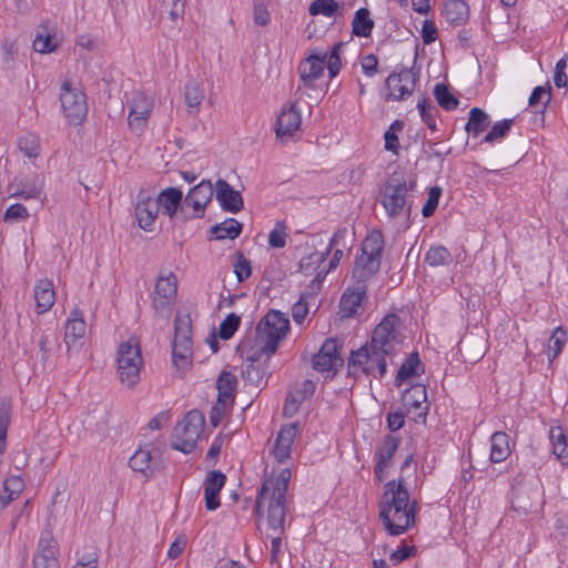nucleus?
Segmentation results:
<instances>
[{
    "mask_svg": "<svg viewBox=\"0 0 568 568\" xmlns=\"http://www.w3.org/2000/svg\"><path fill=\"white\" fill-rule=\"evenodd\" d=\"M399 324L396 314L386 315L374 328L371 341L352 351L348 358L349 373L383 378L387 373L386 357L393 354L399 343Z\"/></svg>",
    "mask_w": 568,
    "mask_h": 568,
    "instance_id": "f257e3e1",
    "label": "nucleus"
},
{
    "mask_svg": "<svg viewBox=\"0 0 568 568\" xmlns=\"http://www.w3.org/2000/svg\"><path fill=\"white\" fill-rule=\"evenodd\" d=\"M291 479V469L283 468L276 475L267 476L256 498L255 510L257 516H266L268 529L273 531L271 537V555L272 564L278 561L283 551L282 534L285 529V517L287 511L286 493Z\"/></svg>",
    "mask_w": 568,
    "mask_h": 568,
    "instance_id": "f03ea898",
    "label": "nucleus"
},
{
    "mask_svg": "<svg viewBox=\"0 0 568 568\" xmlns=\"http://www.w3.org/2000/svg\"><path fill=\"white\" fill-rule=\"evenodd\" d=\"M378 507L379 518L390 536H399L415 525L418 505L410 499L403 477L386 483Z\"/></svg>",
    "mask_w": 568,
    "mask_h": 568,
    "instance_id": "7ed1b4c3",
    "label": "nucleus"
},
{
    "mask_svg": "<svg viewBox=\"0 0 568 568\" xmlns=\"http://www.w3.org/2000/svg\"><path fill=\"white\" fill-rule=\"evenodd\" d=\"M415 186V180L408 181L403 172L390 174L379 194V202L388 219L409 217L413 199L408 193Z\"/></svg>",
    "mask_w": 568,
    "mask_h": 568,
    "instance_id": "20e7f679",
    "label": "nucleus"
},
{
    "mask_svg": "<svg viewBox=\"0 0 568 568\" xmlns=\"http://www.w3.org/2000/svg\"><path fill=\"white\" fill-rule=\"evenodd\" d=\"M290 331V321L280 311L271 310L260 321L256 327V337L254 348L265 354L266 359L276 352L281 341H283Z\"/></svg>",
    "mask_w": 568,
    "mask_h": 568,
    "instance_id": "39448f33",
    "label": "nucleus"
},
{
    "mask_svg": "<svg viewBox=\"0 0 568 568\" xmlns=\"http://www.w3.org/2000/svg\"><path fill=\"white\" fill-rule=\"evenodd\" d=\"M384 250V236L382 231H372L364 240L362 254L356 257L353 267V277L358 284H365L381 267Z\"/></svg>",
    "mask_w": 568,
    "mask_h": 568,
    "instance_id": "423d86ee",
    "label": "nucleus"
},
{
    "mask_svg": "<svg viewBox=\"0 0 568 568\" xmlns=\"http://www.w3.org/2000/svg\"><path fill=\"white\" fill-rule=\"evenodd\" d=\"M192 320L189 313L178 312L174 320L172 362L179 375H184L192 366Z\"/></svg>",
    "mask_w": 568,
    "mask_h": 568,
    "instance_id": "0eeeda50",
    "label": "nucleus"
},
{
    "mask_svg": "<svg viewBox=\"0 0 568 568\" xmlns=\"http://www.w3.org/2000/svg\"><path fill=\"white\" fill-rule=\"evenodd\" d=\"M143 358L140 343L135 337H130L119 345L116 353V373L120 382L132 387L140 381Z\"/></svg>",
    "mask_w": 568,
    "mask_h": 568,
    "instance_id": "6e6552de",
    "label": "nucleus"
},
{
    "mask_svg": "<svg viewBox=\"0 0 568 568\" xmlns=\"http://www.w3.org/2000/svg\"><path fill=\"white\" fill-rule=\"evenodd\" d=\"M204 416L200 410L187 412L171 435L172 447L182 453H191L204 428Z\"/></svg>",
    "mask_w": 568,
    "mask_h": 568,
    "instance_id": "1a4fd4ad",
    "label": "nucleus"
},
{
    "mask_svg": "<svg viewBox=\"0 0 568 568\" xmlns=\"http://www.w3.org/2000/svg\"><path fill=\"white\" fill-rule=\"evenodd\" d=\"M60 101L69 123L81 124L88 113L87 97L81 85L72 81H64L60 89Z\"/></svg>",
    "mask_w": 568,
    "mask_h": 568,
    "instance_id": "9d476101",
    "label": "nucleus"
},
{
    "mask_svg": "<svg viewBox=\"0 0 568 568\" xmlns=\"http://www.w3.org/2000/svg\"><path fill=\"white\" fill-rule=\"evenodd\" d=\"M214 194L213 185L209 180H202L193 186L183 200L181 213L184 219H201L204 216L205 207L211 203Z\"/></svg>",
    "mask_w": 568,
    "mask_h": 568,
    "instance_id": "9b49d317",
    "label": "nucleus"
},
{
    "mask_svg": "<svg viewBox=\"0 0 568 568\" xmlns=\"http://www.w3.org/2000/svg\"><path fill=\"white\" fill-rule=\"evenodd\" d=\"M176 292L178 280L175 274L168 270L160 271L152 297L154 311L159 314L169 315L171 306L175 301Z\"/></svg>",
    "mask_w": 568,
    "mask_h": 568,
    "instance_id": "f8f14e48",
    "label": "nucleus"
},
{
    "mask_svg": "<svg viewBox=\"0 0 568 568\" xmlns=\"http://www.w3.org/2000/svg\"><path fill=\"white\" fill-rule=\"evenodd\" d=\"M417 75L413 70L403 68L392 72L385 80L387 90L386 101H404L408 99L415 89Z\"/></svg>",
    "mask_w": 568,
    "mask_h": 568,
    "instance_id": "ddd939ff",
    "label": "nucleus"
},
{
    "mask_svg": "<svg viewBox=\"0 0 568 568\" xmlns=\"http://www.w3.org/2000/svg\"><path fill=\"white\" fill-rule=\"evenodd\" d=\"M243 353L246 358L247 364L243 371V379L246 384H250L254 387H261L266 384L267 377V367L265 354H262L261 351L251 347L246 349V345H243Z\"/></svg>",
    "mask_w": 568,
    "mask_h": 568,
    "instance_id": "4468645a",
    "label": "nucleus"
},
{
    "mask_svg": "<svg viewBox=\"0 0 568 568\" xmlns=\"http://www.w3.org/2000/svg\"><path fill=\"white\" fill-rule=\"evenodd\" d=\"M400 445V438L394 435H386L382 438L374 453V475L382 483L386 479L387 469Z\"/></svg>",
    "mask_w": 568,
    "mask_h": 568,
    "instance_id": "2eb2a0df",
    "label": "nucleus"
},
{
    "mask_svg": "<svg viewBox=\"0 0 568 568\" xmlns=\"http://www.w3.org/2000/svg\"><path fill=\"white\" fill-rule=\"evenodd\" d=\"M154 108L153 98L145 93L138 92L134 94L130 105L129 126L132 132L141 134L148 125V120Z\"/></svg>",
    "mask_w": 568,
    "mask_h": 568,
    "instance_id": "dca6fc26",
    "label": "nucleus"
},
{
    "mask_svg": "<svg viewBox=\"0 0 568 568\" xmlns=\"http://www.w3.org/2000/svg\"><path fill=\"white\" fill-rule=\"evenodd\" d=\"M407 414L415 423H425L428 414L427 390L425 385L415 384L406 389L402 397Z\"/></svg>",
    "mask_w": 568,
    "mask_h": 568,
    "instance_id": "f3484780",
    "label": "nucleus"
},
{
    "mask_svg": "<svg viewBox=\"0 0 568 568\" xmlns=\"http://www.w3.org/2000/svg\"><path fill=\"white\" fill-rule=\"evenodd\" d=\"M326 59L327 51L315 49L307 58L300 62L297 71L305 87H312L323 75Z\"/></svg>",
    "mask_w": 568,
    "mask_h": 568,
    "instance_id": "a211bd4d",
    "label": "nucleus"
},
{
    "mask_svg": "<svg viewBox=\"0 0 568 568\" xmlns=\"http://www.w3.org/2000/svg\"><path fill=\"white\" fill-rule=\"evenodd\" d=\"M58 542L49 531L42 532L33 557V568H60Z\"/></svg>",
    "mask_w": 568,
    "mask_h": 568,
    "instance_id": "6ab92c4d",
    "label": "nucleus"
},
{
    "mask_svg": "<svg viewBox=\"0 0 568 568\" xmlns=\"http://www.w3.org/2000/svg\"><path fill=\"white\" fill-rule=\"evenodd\" d=\"M312 362L314 369L318 372H329L334 369L342 362L337 339H326L318 353L314 355Z\"/></svg>",
    "mask_w": 568,
    "mask_h": 568,
    "instance_id": "aec40b11",
    "label": "nucleus"
},
{
    "mask_svg": "<svg viewBox=\"0 0 568 568\" xmlns=\"http://www.w3.org/2000/svg\"><path fill=\"white\" fill-rule=\"evenodd\" d=\"M159 203L151 196L139 193L135 204V217L139 226L144 231H152L159 214Z\"/></svg>",
    "mask_w": 568,
    "mask_h": 568,
    "instance_id": "412c9836",
    "label": "nucleus"
},
{
    "mask_svg": "<svg viewBox=\"0 0 568 568\" xmlns=\"http://www.w3.org/2000/svg\"><path fill=\"white\" fill-rule=\"evenodd\" d=\"M298 433V424L283 426L273 445L272 455L277 463H284L291 457L292 445Z\"/></svg>",
    "mask_w": 568,
    "mask_h": 568,
    "instance_id": "4be33fe9",
    "label": "nucleus"
},
{
    "mask_svg": "<svg viewBox=\"0 0 568 568\" xmlns=\"http://www.w3.org/2000/svg\"><path fill=\"white\" fill-rule=\"evenodd\" d=\"M366 300V285L358 284L356 287H347L339 301V314L349 318L358 314L363 302Z\"/></svg>",
    "mask_w": 568,
    "mask_h": 568,
    "instance_id": "5701e85b",
    "label": "nucleus"
},
{
    "mask_svg": "<svg viewBox=\"0 0 568 568\" xmlns=\"http://www.w3.org/2000/svg\"><path fill=\"white\" fill-rule=\"evenodd\" d=\"M236 386L237 377L233 373L225 371L220 374L216 381L219 396L214 410H219L220 407L229 410L233 406Z\"/></svg>",
    "mask_w": 568,
    "mask_h": 568,
    "instance_id": "b1692460",
    "label": "nucleus"
},
{
    "mask_svg": "<svg viewBox=\"0 0 568 568\" xmlns=\"http://www.w3.org/2000/svg\"><path fill=\"white\" fill-rule=\"evenodd\" d=\"M215 196L222 210L225 212L237 213L243 209L241 193L232 189V186L222 179L216 181Z\"/></svg>",
    "mask_w": 568,
    "mask_h": 568,
    "instance_id": "393cba45",
    "label": "nucleus"
},
{
    "mask_svg": "<svg viewBox=\"0 0 568 568\" xmlns=\"http://www.w3.org/2000/svg\"><path fill=\"white\" fill-rule=\"evenodd\" d=\"M87 324L83 318L82 312L75 307L70 312V315L64 325V343L68 351L80 339L84 337Z\"/></svg>",
    "mask_w": 568,
    "mask_h": 568,
    "instance_id": "a878e982",
    "label": "nucleus"
},
{
    "mask_svg": "<svg viewBox=\"0 0 568 568\" xmlns=\"http://www.w3.org/2000/svg\"><path fill=\"white\" fill-rule=\"evenodd\" d=\"M302 123V115L296 108V104H291L287 109H284L277 116L275 124V132L277 136H291L297 131Z\"/></svg>",
    "mask_w": 568,
    "mask_h": 568,
    "instance_id": "bb28decb",
    "label": "nucleus"
},
{
    "mask_svg": "<svg viewBox=\"0 0 568 568\" xmlns=\"http://www.w3.org/2000/svg\"><path fill=\"white\" fill-rule=\"evenodd\" d=\"M226 476L214 470L210 474L204 484L205 507L207 510H215L220 506V491L224 487Z\"/></svg>",
    "mask_w": 568,
    "mask_h": 568,
    "instance_id": "cd10ccee",
    "label": "nucleus"
},
{
    "mask_svg": "<svg viewBox=\"0 0 568 568\" xmlns=\"http://www.w3.org/2000/svg\"><path fill=\"white\" fill-rule=\"evenodd\" d=\"M34 300L38 314H44L51 310L55 302V292L51 280L41 278L37 281L34 285Z\"/></svg>",
    "mask_w": 568,
    "mask_h": 568,
    "instance_id": "c85d7f7f",
    "label": "nucleus"
},
{
    "mask_svg": "<svg viewBox=\"0 0 568 568\" xmlns=\"http://www.w3.org/2000/svg\"><path fill=\"white\" fill-rule=\"evenodd\" d=\"M183 200L182 191L176 187H166L162 190L155 199L156 203H159V209L162 207L163 213L170 219L178 213L179 207H182Z\"/></svg>",
    "mask_w": 568,
    "mask_h": 568,
    "instance_id": "c756f323",
    "label": "nucleus"
},
{
    "mask_svg": "<svg viewBox=\"0 0 568 568\" xmlns=\"http://www.w3.org/2000/svg\"><path fill=\"white\" fill-rule=\"evenodd\" d=\"M59 44V39L55 33L48 28V26L42 23L38 27L36 38L32 42L34 51L42 54L51 53L55 51Z\"/></svg>",
    "mask_w": 568,
    "mask_h": 568,
    "instance_id": "7c9ffc66",
    "label": "nucleus"
},
{
    "mask_svg": "<svg viewBox=\"0 0 568 568\" xmlns=\"http://www.w3.org/2000/svg\"><path fill=\"white\" fill-rule=\"evenodd\" d=\"M14 187L11 194L12 197L23 200L37 199L42 192L43 180L39 176L22 179L14 184Z\"/></svg>",
    "mask_w": 568,
    "mask_h": 568,
    "instance_id": "2f4dec72",
    "label": "nucleus"
},
{
    "mask_svg": "<svg viewBox=\"0 0 568 568\" xmlns=\"http://www.w3.org/2000/svg\"><path fill=\"white\" fill-rule=\"evenodd\" d=\"M510 455L509 436L505 432H495L490 437L491 463H501Z\"/></svg>",
    "mask_w": 568,
    "mask_h": 568,
    "instance_id": "473e14b6",
    "label": "nucleus"
},
{
    "mask_svg": "<svg viewBox=\"0 0 568 568\" xmlns=\"http://www.w3.org/2000/svg\"><path fill=\"white\" fill-rule=\"evenodd\" d=\"M468 115L465 130L469 135L477 138L488 129L490 116L484 110L476 106L471 108Z\"/></svg>",
    "mask_w": 568,
    "mask_h": 568,
    "instance_id": "72a5a7b5",
    "label": "nucleus"
},
{
    "mask_svg": "<svg viewBox=\"0 0 568 568\" xmlns=\"http://www.w3.org/2000/svg\"><path fill=\"white\" fill-rule=\"evenodd\" d=\"M129 465L134 471L142 473L146 478L153 477L155 474L152 455L149 449H138L131 456Z\"/></svg>",
    "mask_w": 568,
    "mask_h": 568,
    "instance_id": "f704fd0d",
    "label": "nucleus"
},
{
    "mask_svg": "<svg viewBox=\"0 0 568 568\" xmlns=\"http://www.w3.org/2000/svg\"><path fill=\"white\" fill-rule=\"evenodd\" d=\"M374 20L371 18V12L366 8L356 10L352 21V32L356 37H369L374 29Z\"/></svg>",
    "mask_w": 568,
    "mask_h": 568,
    "instance_id": "c9c22d12",
    "label": "nucleus"
},
{
    "mask_svg": "<svg viewBox=\"0 0 568 568\" xmlns=\"http://www.w3.org/2000/svg\"><path fill=\"white\" fill-rule=\"evenodd\" d=\"M469 14L468 4L464 0H447L445 2V17L455 26L467 21Z\"/></svg>",
    "mask_w": 568,
    "mask_h": 568,
    "instance_id": "e433bc0d",
    "label": "nucleus"
},
{
    "mask_svg": "<svg viewBox=\"0 0 568 568\" xmlns=\"http://www.w3.org/2000/svg\"><path fill=\"white\" fill-rule=\"evenodd\" d=\"M423 372V364L417 353H412L400 365L396 375V385H402L406 379L417 376Z\"/></svg>",
    "mask_w": 568,
    "mask_h": 568,
    "instance_id": "4c0bfd02",
    "label": "nucleus"
},
{
    "mask_svg": "<svg viewBox=\"0 0 568 568\" xmlns=\"http://www.w3.org/2000/svg\"><path fill=\"white\" fill-rule=\"evenodd\" d=\"M552 453L564 465H568V442L560 426L552 427L549 433Z\"/></svg>",
    "mask_w": 568,
    "mask_h": 568,
    "instance_id": "58836bf2",
    "label": "nucleus"
},
{
    "mask_svg": "<svg viewBox=\"0 0 568 568\" xmlns=\"http://www.w3.org/2000/svg\"><path fill=\"white\" fill-rule=\"evenodd\" d=\"M241 231L242 224L233 217H229L211 227V233L214 234L215 240H234L240 235Z\"/></svg>",
    "mask_w": 568,
    "mask_h": 568,
    "instance_id": "ea45409f",
    "label": "nucleus"
},
{
    "mask_svg": "<svg viewBox=\"0 0 568 568\" xmlns=\"http://www.w3.org/2000/svg\"><path fill=\"white\" fill-rule=\"evenodd\" d=\"M425 262L432 267L447 266L453 262V255L442 244L432 245L425 254Z\"/></svg>",
    "mask_w": 568,
    "mask_h": 568,
    "instance_id": "a19ab883",
    "label": "nucleus"
},
{
    "mask_svg": "<svg viewBox=\"0 0 568 568\" xmlns=\"http://www.w3.org/2000/svg\"><path fill=\"white\" fill-rule=\"evenodd\" d=\"M204 99V91L195 81L185 84L184 100L190 113H197L199 108Z\"/></svg>",
    "mask_w": 568,
    "mask_h": 568,
    "instance_id": "79ce46f5",
    "label": "nucleus"
},
{
    "mask_svg": "<svg viewBox=\"0 0 568 568\" xmlns=\"http://www.w3.org/2000/svg\"><path fill=\"white\" fill-rule=\"evenodd\" d=\"M514 123V119H504L496 122L484 136L483 142L488 144L501 142L506 136H508Z\"/></svg>",
    "mask_w": 568,
    "mask_h": 568,
    "instance_id": "37998d69",
    "label": "nucleus"
},
{
    "mask_svg": "<svg viewBox=\"0 0 568 568\" xmlns=\"http://www.w3.org/2000/svg\"><path fill=\"white\" fill-rule=\"evenodd\" d=\"M566 343L567 332L561 326L556 327L550 336L547 349L549 363H552V361L562 352Z\"/></svg>",
    "mask_w": 568,
    "mask_h": 568,
    "instance_id": "c03bdc74",
    "label": "nucleus"
},
{
    "mask_svg": "<svg viewBox=\"0 0 568 568\" xmlns=\"http://www.w3.org/2000/svg\"><path fill=\"white\" fill-rule=\"evenodd\" d=\"M434 97L437 103L446 111H454L458 108L459 100L449 92L444 83H437L434 88Z\"/></svg>",
    "mask_w": 568,
    "mask_h": 568,
    "instance_id": "a18cd8bd",
    "label": "nucleus"
},
{
    "mask_svg": "<svg viewBox=\"0 0 568 568\" xmlns=\"http://www.w3.org/2000/svg\"><path fill=\"white\" fill-rule=\"evenodd\" d=\"M423 122L428 126L429 130L436 131V115L437 109L432 101L425 97L418 100L416 105Z\"/></svg>",
    "mask_w": 568,
    "mask_h": 568,
    "instance_id": "49530a36",
    "label": "nucleus"
},
{
    "mask_svg": "<svg viewBox=\"0 0 568 568\" xmlns=\"http://www.w3.org/2000/svg\"><path fill=\"white\" fill-rule=\"evenodd\" d=\"M18 148L30 160L37 159L40 154V139L34 133H27L19 138Z\"/></svg>",
    "mask_w": 568,
    "mask_h": 568,
    "instance_id": "de8ad7c7",
    "label": "nucleus"
},
{
    "mask_svg": "<svg viewBox=\"0 0 568 568\" xmlns=\"http://www.w3.org/2000/svg\"><path fill=\"white\" fill-rule=\"evenodd\" d=\"M403 122L399 120L394 121L384 134L385 150L398 154L399 141L398 133L403 130Z\"/></svg>",
    "mask_w": 568,
    "mask_h": 568,
    "instance_id": "09e8293b",
    "label": "nucleus"
},
{
    "mask_svg": "<svg viewBox=\"0 0 568 568\" xmlns=\"http://www.w3.org/2000/svg\"><path fill=\"white\" fill-rule=\"evenodd\" d=\"M313 294L311 293H303L298 301L295 302L292 306V317H293V321L301 325L304 323L307 314H308V311H310V302H308V298H313Z\"/></svg>",
    "mask_w": 568,
    "mask_h": 568,
    "instance_id": "8fccbe9b",
    "label": "nucleus"
},
{
    "mask_svg": "<svg viewBox=\"0 0 568 568\" xmlns=\"http://www.w3.org/2000/svg\"><path fill=\"white\" fill-rule=\"evenodd\" d=\"M343 43L337 42L333 45L331 52H327L326 64L329 78H335L342 69L341 51Z\"/></svg>",
    "mask_w": 568,
    "mask_h": 568,
    "instance_id": "3c124183",
    "label": "nucleus"
},
{
    "mask_svg": "<svg viewBox=\"0 0 568 568\" xmlns=\"http://www.w3.org/2000/svg\"><path fill=\"white\" fill-rule=\"evenodd\" d=\"M337 10L338 3L335 0H315L308 9L312 16L323 14L327 18L333 17Z\"/></svg>",
    "mask_w": 568,
    "mask_h": 568,
    "instance_id": "603ef678",
    "label": "nucleus"
},
{
    "mask_svg": "<svg viewBox=\"0 0 568 568\" xmlns=\"http://www.w3.org/2000/svg\"><path fill=\"white\" fill-rule=\"evenodd\" d=\"M348 235V231L346 227H341L336 230L333 236L329 240V244L323 254H315L316 261H324L325 256L329 254L333 248H346V237Z\"/></svg>",
    "mask_w": 568,
    "mask_h": 568,
    "instance_id": "864d4df0",
    "label": "nucleus"
},
{
    "mask_svg": "<svg viewBox=\"0 0 568 568\" xmlns=\"http://www.w3.org/2000/svg\"><path fill=\"white\" fill-rule=\"evenodd\" d=\"M241 318L234 313L229 314L220 324V337L224 341L230 339L240 326Z\"/></svg>",
    "mask_w": 568,
    "mask_h": 568,
    "instance_id": "5fc2aeb1",
    "label": "nucleus"
},
{
    "mask_svg": "<svg viewBox=\"0 0 568 568\" xmlns=\"http://www.w3.org/2000/svg\"><path fill=\"white\" fill-rule=\"evenodd\" d=\"M187 0H169L163 3L164 10L169 13V19L176 23L183 19Z\"/></svg>",
    "mask_w": 568,
    "mask_h": 568,
    "instance_id": "6e6d98bb",
    "label": "nucleus"
},
{
    "mask_svg": "<svg viewBox=\"0 0 568 568\" xmlns=\"http://www.w3.org/2000/svg\"><path fill=\"white\" fill-rule=\"evenodd\" d=\"M233 267L234 274L240 283L247 280L252 274L251 262L242 253L237 254V258Z\"/></svg>",
    "mask_w": 568,
    "mask_h": 568,
    "instance_id": "4d7b16f0",
    "label": "nucleus"
},
{
    "mask_svg": "<svg viewBox=\"0 0 568 568\" xmlns=\"http://www.w3.org/2000/svg\"><path fill=\"white\" fill-rule=\"evenodd\" d=\"M287 234L283 223H276L275 227L268 234V245L275 248H282L286 244Z\"/></svg>",
    "mask_w": 568,
    "mask_h": 568,
    "instance_id": "13d9d810",
    "label": "nucleus"
},
{
    "mask_svg": "<svg viewBox=\"0 0 568 568\" xmlns=\"http://www.w3.org/2000/svg\"><path fill=\"white\" fill-rule=\"evenodd\" d=\"M440 195L442 189L439 186H434L429 190L428 199L422 209L423 216L429 217L434 214L438 205Z\"/></svg>",
    "mask_w": 568,
    "mask_h": 568,
    "instance_id": "bf43d9fd",
    "label": "nucleus"
},
{
    "mask_svg": "<svg viewBox=\"0 0 568 568\" xmlns=\"http://www.w3.org/2000/svg\"><path fill=\"white\" fill-rule=\"evenodd\" d=\"M55 343L50 339V337L45 334H42L39 338V351L41 353L40 361L43 365H47L53 355V348Z\"/></svg>",
    "mask_w": 568,
    "mask_h": 568,
    "instance_id": "052dcab7",
    "label": "nucleus"
},
{
    "mask_svg": "<svg viewBox=\"0 0 568 568\" xmlns=\"http://www.w3.org/2000/svg\"><path fill=\"white\" fill-rule=\"evenodd\" d=\"M254 22L258 26H267L270 22V12L267 10V6L265 0H255L254 1Z\"/></svg>",
    "mask_w": 568,
    "mask_h": 568,
    "instance_id": "680f3d73",
    "label": "nucleus"
},
{
    "mask_svg": "<svg viewBox=\"0 0 568 568\" xmlns=\"http://www.w3.org/2000/svg\"><path fill=\"white\" fill-rule=\"evenodd\" d=\"M29 217V212L27 207L21 203H14L10 205L3 215L4 221H17V220H26Z\"/></svg>",
    "mask_w": 568,
    "mask_h": 568,
    "instance_id": "e2e57ef3",
    "label": "nucleus"
},
{
    "mask_svg": "<svg viewBox=\"0 0 568 568\" xmlns=\"http://www.w3.org/2000/svg\"><path fill=\"white\" fill-rule=\"evenodd\" d=\"M23 480L19 476H10L3 483V493L12 495V499H16L23 489Z\"/></svg>",
    "mask_w": 568,
    "mask_h": 568,
    "instance_id": "0e129e2a",
    "label": "nucleus"
},
{
    "mask_svg": "<svg viewBox=\"0 0 568 568\" xmlns=\"http://www.w3.org/2000/svg\"><path fill=\"white\" fill-rule=\"evenodd\" d=\"M567 58L564 57L557 61L555 67L554 82L557 88L567 87L568 80L566 75Z\"/></svg>",
    "mask_w": 568,
    "mask_h": 568,
    "instance_id": "69168bd1",
    "label": "nucleus"
},
{
    "mask_svg": "<svg viewBox=\"0 0 568 568\" xmlns=\"http://www.w3.org/2000/svg\"><path fill=\"white\" fill-rule=\"evenodd\" d=\"M415 552L416 549L414 546L404 545L390 554L389 560L393 565H399L402 561L413 557Z\"/></svg>",
    "mask_w": 568,
    "mask_h": 568,
    "instance_id": "338daca9",
    "label": "nucleus"
},
{
    "mask_svg": "<svg viewBox=\"0 0 568 568\" xmlns=\"http://www.w3.org/2000/svg\"><path fill=\"white\" fill-rule=\"evenodd\" d=\"M361 67L366 77L373 78L377 73L378 59L374 54H367L363 57Z\"/></svg>",
    "mask_w": 568,
    "mask_h": 568,
    "instance_id": "774afa93",
    "label": "nucleus"
}]
</instances>
